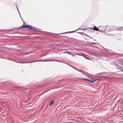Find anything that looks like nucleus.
Segmentation results:
<instances>
[{"instance_id": "1", "label": "nucleus", "mask_w": 123, "mask_h": 123, "mask_svg": "<svg viewBox=\"0 0 123 123\" xmlns=\"http://www.w3.org/2000/svg\"><path fill=\"white\" fill-rule=\"evenodd\" d=\"M23 23L24 25L20 27H19L15 28V29H13L11 30H6V31L10 32L11 31H12L16 30H17L19 29H22V28H27L30 30H31L33 31H39V30L37 29V28L35 27H33L32 25H24L25 24V22L24 21H23Z\"/></svg>"}, {"instance_id": "2", "label": "nucleus", "mask_w": 123, "mask_h": 123, "mask_svg": "<svg viewBox=\"0 0 123 123\" xmlns=\"http://www.w3.org/2000/svg\"><path fill=\"white\" fill-rule=\"evenodd\" d=\"M117 66L116 67L117 69H118L121 70L122 69V67L123 66V65L122 63H120L119 62L117 63V64H115Z\"/></svg>"}, {"instance_id": "3", "label": "nucleus", "mask_w": 123, "mask_h": 123, "mask_svg": "<svg viewBox=\"0 0 123 123\" xmlns=\"http://www.w3.org/2000/svg\"><path fill=\"white\" fill-rule=\"evenodd\" d=\"M80 28H79L77 30L75 31H69V32H64V33H59V34H64L65 33H73V32H74L75 31H77L78 30H80ZM49 33L50 34V33ZM55 34V33H50V35H54V34Z\"/></svg>"}, {"instance_id": "4", "label": "nucleus", "mask_w": 123, "mask_h": 123, "mask_svg": "<svg viewBox=\"0 0 123 123\" xmlns=\"http://www.w3.org/2000/svg\"><path fill=\"white\" fill-rule=\"evenodd\" d=\"M83 79L85 80H87L88 81L90 82H93L96 80H99L98 79H96L93 80L91 79Z\"/></svg>"}, {"instance_id": "5", "label": "nucleus", "mask_w": 123, "mask_h": 123, "mask_svg": "<svg viewBox=\"0 0 123 123\" xmlns=\"http://www.w3.org/2000/svg\"><path fill=\"white\" fill-rule=\"evenodd\" d=\"M93 29L94 31H99V29L96 26H94L93 28Z\"/></svg>"}, {"instance_id": "6", "label": "nucleus", "mask_w": 123, "mask_h": 123, "mask_svg": "<svg viewBox=\"0 0 123 123\" xmlns=\"http://www.w3.org/2000/svg\"><path fill=\"white\" fill-rule=\"evenodd\" d=\"M54 102V100H51V101L50 102V104H49V105L50 106L51 105H52V104H53Z\"/></svg>"}, {"instance_id": "7", "label": "nucleus", "mask_w": 123, "mask_h": 123, "mask_svg": "<svg viewBox=\"0 0 123 123\" xmlns=\"http://www.w3.org/2000/svg\"><path fill=\"white\" fill-rule=\"evenodd\" d=\"M63 53H67L68 54H70L71 53V52H68V51H67V52H63Z\"/></svg>"}, {"instance_id": "8", "label": "nucleus", "mask_w": 123, "mask_h": 123, "mask_svg": "<svg viewBox=\"0 0 123 123\" xmlns=\"http://www.w3.org/2000/svg\"><path fill=\"white\" fill-rule=\"evenodd\" d=\"M16 88H18V89H22V87H20V86H17V87H16Z\"/></svg>"}, {"instance_id": "9", "label": "nucleus", "mask_w": 123, "mask_h": 123, "mask_svg": "<svg viewBox=\"0 0 123 123\" xmlns=\"http://www.w3.org/2000/svg\"><path fill=\"white\" fill-rule=\"evenodd\" d=\"M98 31L99 32H104V31H102L101 30H99V31Z\"/></svg>"}, {"instance_id": "10", "label": "nucleus", "mask_w": 123, "mask_h": 123, "mask_svg": "<svg viewBox=\"0 0 123 123\" xmlns=\"http://www.w3.org/2000/svg\"><path fill=\"white\" fill-rule=\"evenodd\" d=\"M22 89L23 90L25 91L27 90L28 89L27 88H23V89Z\"/></svg>"}, {"instance_id": "11", "label": "nucleus", "mask_w": 123, "mask_h": 123, "mask_svg": "<svg viewBox=\"0 0 123 123\" xmlns=\"http://www.w3.org/2000/svg\"><path fill=\"white\" fill-rule=\"evenodd\" d=\"M16 6H17V9H18V13H19V15H20V13L19 12V11L18 10V7H17V5H16Z\"/></svg>"}, {"instance_id": "12", "label": "nucleus", "mask_w": 123, "mask_h": 123, "mask_svg": "<svg viewBox=\"0 0 123 123\" xmlns=\"http://www.w3.org/2000/svg\"><path fill=\"white\" fill-rule=\"evenodd\" d=\"M19 16L20 17V18H21V19H22V20H23V21H23V18H22L21 15H20H20H19Z\"/></svg>"}, {"instance_id": "13", "label": "nucleus", "mask_w": 123, "mask_h": 123, "mask_svg": "<svg viewBox=\"0 0 123 123\" xmlns=\"http://www.w3.org/2000/svg\"><path fill=\"white\" fill-rule=\"evenodd\" d=\"M73 68L74 69H75L76 70H77L78 71H79L80 72V71L79 70H78L77 69H76V68H74V67H73Z\"/></svg>"}, {"instance_id": "14", "label": "nucleus", "mask_w": 123, "mask_h": 123, "mask_svg": "<svg viewBox=\"0 0 123 123\" xmlns=\"http://www.w3.org/2000/svg\"><path fill=\"white\" fill-rule=\"evenodd\" d=\"M43 61L41 60H38V61Z\"/></svg>"}, {"instance_id": "15", "label": "nucleus", "mask_w": 123, "mask_h": 123, "mask_svg": "<svg viewBox=\"0 0 123 123\" xmlns=\"http://www.w3.org/2000/svg\"><path fill=\"white\" fill-rule=\"evenodd\" d=\"M78 33H79V34H82V33L80 32H78Z\"/></svg>"}, {"instance_id": "16", "label": "nucleus", "mask_w": 123, "mask_h": 123, "mask_svg": "<svg viewBox=\"0 0 123 123\" xmlns=\"http://www.w3.org/2000/svg\"><path fill=\"white\" fill-rule=\"evenodd\" d=\"M36 61H32V62H36Z\"/></svg>"}, {"instance_id": "17", "label": "nucleus", "mask_w": 123, "mask_h": 123, "mask_svg": "<svg viewBox=\"0 0 123 123\" xmlns=\"http://www.w3.org/2000/svg\"><path fill=\"white\" fill-rule=\"evenodd\" d=\"M93 44H96V43H93Z\"/></svg>"}, {"instance_id": "18", "label": "nucleus", "mask_w": 123, "mask_h": 123, "mask_svg": "<svg viewBox=\"0 0 123 123\" xmlns=\"http://www.w3.org/2000/svg\"><path fill=\"white\" fill-rule=\"evenodd\" d=\"M121 71L123 72V70Z\"/></svg>"}, {"instance_id": "19", "label": "nucleus", "mask_w": 123, "mask_h": 123, "mask_svg": "<svg viewBox=\"0 0 123 123\" xmlns=\"http://www.w3.org/2000/svg\"><path fill=\"white\" fill-rule=\"evenodd\" d=\"M122 28L123 29V27H122Z\"/></svg>"}, {"instance_id": "20", "label": "nucleus", "mask_w": 123, "mask_h": 123, "mask_svg": "<svg viewBox=\"0 0 123 123\" xmlns=\"http://www.w3.org/2000/svg\"><path fill=\"white\" fill-rule=\"evenodd\" d=\"M100 27V26L99 27H98L99 28Z\"/></svg>"}, {"instance_id": "21", "label": "nucleus", "mask_w": 123, "mask_h": 123, "mask_svg": "<svg viewBox=\"0 0 123 123\" xmlns=\"http://www.w3.org/2000/svg\"><path fill=\"white\" fill-rule=\"evenodd\" d=\"M64 50H66V49Z\"/></svg>"}]
</instances>
